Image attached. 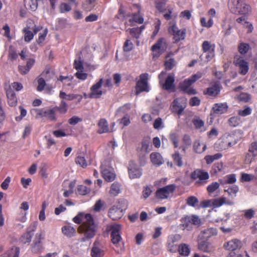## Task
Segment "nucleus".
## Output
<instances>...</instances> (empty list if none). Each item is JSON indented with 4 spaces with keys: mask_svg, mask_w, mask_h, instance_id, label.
Segmentation results:
<instances>
[{
    "mask_svg": "<svg viewBox=\"0 0 257 257\" xmlns=\"http://www.w3.org/2000/svg\"><path fill=\"white\" fill-rule=\"evenodd\" d=\"M96 230L97 226L94 223L92 217L84 223H82L78 228V232L82 236L81 238L82 241L93 238L95 235Z\"/></svg>",
    "mask_w": 257,
    "mask_h": 257,
    "instance_id": "nucleus-1",
    "label": "nucleus"
},
{
    "mask_svg": "<svg viewBox=\"0 0 257 257\" xmlns=\"http://www.w3.org/2000/svg\"><path fill=\"white\" fill-rule=\"evenodd\" d=\"M233 137L230 135H226L219 139L214 144V148L217 151H221L228 149L236 142H233Z\"/></svg>",
    "mask_w": 257,
    "mask_h": 257,
    "instance_id": "nucleus-2",
    "label": "nucleus"
},
{
    "mask_svg": "<svg viewBox=\"0 0 257 257\" xmlns=\"http://www.w3.org/2000/svg\"><path fill=\"white\" fill-rule=\"evenodd\" d=\"M229 8L231 13L235 14H245L248 11V6L243 0H229Z\"/></svg>",
    "mask_w": 257,
    "mask_h": 257,
    "instance_id": "nucleus-3",
    "label": "nucleus"
},
{
    "mask_svg": "<svg viewBox=\"0 0 257 257\" xmlns=\"http://www.w3.org/2000/svg\"><path fill=\"white\" fill-rule=\"evenodd\" d=\"M108 228L110 231V236L111 241L116 247H118L121 242V237L120 236V231L122 227L120 224L117 223H112L110 224Z\"/></svg>",
    "mask_w": 257,
    "mask_h": 257,
    "instance_id": "nucleus-4",
    "label": "nucleus"
},
{
    "mask_svg": "<svg viewBox=\"0 0 257 257\" xmlns=\"http://www.w3.org/2000/svg\"><path fill=\"white\" fill-rule=\"evenodd\" d=\"M181 223L184 229L188 230L192 229L193 226L198 227L201 223V219L197 215L186 216L181 219Z\"/></svg>",
    "mask_w": 257,
    "mask_h": 257,
    "instance_id": "nucleus-5",
    "label": "nucleus"
},
{
    "mask_svg": "<svg viewBox=\"0 0 257 257\" xmlns=\"http://www.w3.org/2000/svg\"><path fill=\"white\" fill-rule=\"evenodd\" d=\"M123 200H119L109 210L108 215L112 220H117L121 218L124 214L122 205Z\"/></svg>",
    "mask_w": 257,
    "mask_h": 257,
    "instance_id": "nucleus-6",
    "label": "nucleus"
},
{
    "mask_svg": "<svg viewBox=\"0 0 257 257\" xmlns=\"http://www.w3.org/2000/svg\"><path fill=\"white\" fill-rule=\"evenodd\" d=\"M209 177V174L207 172L199 169L195 170L191 174V179L197 180L195 184L197 186L205 184Z\"/></svg>",
    "mask_w": 257,
    "mask_h": 257,
    "instance_id": "nucleus-7",
    "label": "nucleus"
},
{
    "mask_svg": "<svg viewBox=\"0 0 257 257\" xmlns=\"http://www.w3.org/2000/svg\"><path fill=\"white\" fill-rule=\"evenodd\" d=\"M233 203L232 200L227 199L224 197H221L215 199L204 201L202 203V206L203 207H207L212 206L214 207H218L223 204L231 205H233Z\"/></svg>",
    "mask_w": 257,
    "mask_h": 257,
    "instance_id": "nucleus-8",
    "label": "nucleus"
},
{
    "mask_svg": "<svg viewBox=\"0 0 257 257\" xmlns=\"http://www.w3.org/2000/svg\"><path fill=\"white\" fill-rule=\"evenodd\" d=\"M45 238L44 233L40 232L36 234L33 243L31 245V251L35 253L41 252L44 249L42 241Z\"/></svg>",
    "mask_w": 257,
    "mask_h": 257,
    "instance_id": "nucleus-9",
    "label": "nucleus"
},
{
    "mask_svg": "<svg viewBox=\"0 0 257 257\" xmlns=\"http://www.w3.org/2000/svg\"><path fill=\"white\" fill-rule=\"evenodd\" d=\"M176 189L174 184H170L161 188L156 192V196L161 199H165L170 197L174 193Z\"/></svg>",
    "mask_w": 257,
    "mask_h": 257,
    "instance_id": "nucleus-10",
    "label": "nucleus"
},
{
    "mask_svg": "<svg viewBox=\"0 0 257 257\" xmlns=\"http://www.w3.org/2000/svg\"><path fill=\"white\" fill-rule=\"evenodd\" d=\"M148 77V73H144L140 75V80L137 82L136 86V95H138L143 91H149Z\"/></svg>",
    "mask_w": 257,
    "mask_h": 257,
    "instance_id": "nucleus-11",
    "label": "nucleus"
},
{
    "mask_svg": "<svg viewBox=\"0 0 257 257\" xmlns=\"http://www.w3.org/2000/svg\"><path fill=\"white\" fill-rule=\"evenodd\" d=\"M168 31L171 34L174 36V39L176 43L184 39L185 37L186 30L185 29L179 30L174 24L169 27Z\"/></svg>",
    "mask_w": 257,
    "mask_h": 257,
    "instance_id": "nucleus-12",
    "label": "nucleus"
},
{
    "mask_svg": "<svg viewBox=\"0 0 257 257\" xmlns=\"http://www.w3.org/2000/svg\"><path fill=\"white\" fill-rule=\"evenodd\" d=\"M181 239V236L179 234H172L168 237L167 247L168 249L172 252H176L178 249V246L176 243Z\"/></svg>",
    "mask_w": 257,
    "mask_h": 257,
    "instance_id": "nucleus-13",
    "label": "nucleus"
},
{
    "mask_svg": "<svg viewBox=\"0 0 257 257\" xmlns=\"http://www.w3.org/2000/svg\"><path fill=\"white\" fill-rule=\"evenodd\" d=\"M257 156V143H252L248 149V153L246 154L244 162L246 164L249 165Z\"/></svg>",
    "mask_w": 257,
    "mask_h": 257,
    "instance_id": "nucleus-14",
    "label": "nucleus"
},
{
    "mask_svg": "<svg viewBox=\"0 0 257 257\" xmlns=\"http://www.w3.org/2000/svg\"><path fill=\"white\" fill-rule=\"evenodd\" d=\"M42 27L40 26L36 27L35 26L34 28L31 29L30 27H27L23 30L25 33L24 39L27 42H30L34 37V35L36 34L38 32L41 31Z\"/></svg>",
    "mask_w": 257,
    "mask_h": 257,
    "instance_id": "nucleus-15",
    "label": "nucleus"
},
{
    "mask_svg": "<svg viewBox=\"0 0 257 257\" xmlns=\"http://www.w3.org/2000/svg\"><path fill=\"white\" fill-rule=\"evenodd\" d=\"M167 49V44L164 38L159 39L156 43L152 47L151 50L156 52L157 56H160Z\"/></svg>",
    "mask_w": 257,
    "mask_h": 257,
    "instance_id": "nucleus-16",
    "label": "nucleus"
},
{
    "mask_svg": "<svg viewBox=\"0 0 257 257\" xmlns=\"http://www.w3.org/2000/svg\"><path fill=\"white\" fill-rule=\"evenodd\" d=\"M194 83L192 82V80L190 78L186 79L184 80L183 82H181L179 84L180 88L182 91L186 93L189 95L196 94V91L195 89L190 87L191 85Z\"/></svg>",
    "mask_w": 257,
    "mask_h": 257,
    "instance_id": "nucleus-17",
    "label": "nucleus"
},
{
    "mask_svg": "<svg viewBox=\"0 0 257 257\" xmlns=\"http://www.w3.org/2000/svg\"><path fill=\"white\" fill-rule=\"evenodd\" d=\"M242 246V242L237 239H232L224 244L225 248L231 251H234L236 250L239 249L241 248Z\"/></svg>",
    "mask_w": 257,
    "mask_h": 257,
    "instance_id": "nucleus-18",
    "label": "nucleus"
},
{
    "mask_svg": "<svg viewBox=\"0 0 257 257\" xmlns=\"http://www.w3.org/2000/svg\"><path fill=\"white\" fill-rule=\"evenodd\" d=\"M150 144V139L149 138H145L143 140L141 148L138 149L140 156L145 157L151 150Z\"/></svg>",
    "mask_w": 257,
    "mask_h": 257,
    "instance_id": "nucleus-19",
    "label": "nucleus"
},
{
    "mask_svg": "<svg viewBox=\"0 0 257 257\" xmlns=\"http://www.w3.org/2000/svg\"><path fill=\"white\" fill-rule=\"evenodd\" d=\"M185 107L186 102L179 98L175 99L171 105L173 112H182Z\"/></svg>",
    "mask_w": 257,
    "mask_h": 257,
    "instance_id": "nucleus-20",
    "label": "nucleus"
},
{
    "mask_svg": "<svg viewBox=\"0 0 257 257\" xmlns=\"http://www.w3.org/2000/svg\"><path fill=\"white\" fill-rule=\"evenodd\" d=\"M234 63L236 66L238 67L239 74L244 75L248 71V63L244 60L238 59L236 60H234Z\"/></svg>",
    "mask_w": 257,
    "mask_h": 257,
    "instance_id": "nucleus-21",
    "label": "nucleus"
},
{
    "mask_svg": "<svg viewBox=\"0 0 257 257\" xmlns=\"http://www.w3.org/2000/svg\"><path fill=\"white\" fill-rule=\"evenodd\" d=\"M129 177L130 179H133L140 178L142 175V170L138 168L135 164L131 163L128 168Z\"/></svg>",
    "mask_w": 257,
    "mask_h": 257,
    "instance_id": "nucleus-22",
    "label": "nucleus"
},
{
    "mask_svg": "<svg viewBox=\"0 0 257 257\" xmlns=\"http://www.w3.org/2000/svg\"><path fill=\"white\" fill-rule=\"evenodd\" d=\"M105 162H103L101 164V173L103 177L106 181L108 182H111L114 180L115 178V175L110 170L105 168Z\"/></svg>",
    "mask_w": 257,
    "mask_h": 257,
    "instance_id": "nucleus-23",
    "label": "nucleus"
},
{
    "mask_svg": "<svg viewBox=\"0 0 257 257\" xmlns=\"http://www.w3.org/2000/svg\"><path fill=\"white\" fill-rule=\"evenodd\" d=\"M104 255V251L102 250V246L97 241H95L91 248V255L92 257H102Z\"/></svg>",
    "mask_w": 257,
    "mask_h": 257,
    "instance_id": "nucleus-24",
    "label": "nucleus"
},
{
    "mask_svg": "<svg viewBox=\"0 0 257 257\" xmlns=\"http://www.w3.org/2000/svg\"><path fill=\"white\" fill-rule=\"evenodd\" d=\"M175 78L172 75H169L166 79L164 82L160 84L162 85V88L167 91H170L174 89L175 88Z\"/></svg>",
    "mask_w": 257,
    "mask_h": 257,
    "instance_id": "nucleus-25",
    "label": "nucleus"
},
{
    "mask_svg": "<svg viewBox=\"0 0 257 257\" xmlns=\"http://www.w3.org/2000/svg\"><path fill=\"white\" fill-rule=\"evenodd\" d=\"M150 158L151 163L155 166H160L164 163V159L159 153H152Z\"/></svg>",
    "mask_w": 257,
    "mask_h": 257,
    "instance_id": "nucleus-26",
    "label": "nucleus"
},
{
    "mask_svg": "<svg viewBox=\"0 0 257 257\" xmlns=\"http://www.w3.org/2000/svg\"><path fill=\"white\" fill-rule=\"evenodd\" d=\"M6 94L9 105L11 106H16L17 103V98L16 94L11 87H9L6 89Z\"/></svg>",
    "mask_w": 257,
    "mask_h": 257,
    "instance_id": "nucleus-27",
    "label": "nucleus"
},
{
    "mask_svg": "<svg viewBox=\"0 0 257 257\" xmlns=\"http://www.w3.org/2000/svg\"><path fill=\"white\" fill-rule=\"evenodd\" d=\"M221 86L219 82H215L212 85L207 88L205 94L210 96H216L220 92Z\"/></svg>",
    "mask_w": 257,
    "mask_h": 257,
    "instance_id": "nucleus-28",
    "label": "nucleus"
},
{
    "mask_svg": "<svg viewBox=\"0 0 257 257\" xmlns=\"http://www.w3.org/2000/svg\"><path fill=\"white\" fill-rule=\"evenodd\" d=\"M217 230L215 228H210L204 229L202 231L199 236V238L200 239H204L207 240L209 238L216 235L217 234Z\"/></svg>",
    "mask_w": 257,
    "mask_h": 257,
    "instance_id": "nucleus-29",
    "label": "nucleus"
},
{
    "mask_svg": "<svg viewBox=\"0 0 257 257\" xmlns=\"http://www.w3.org/2000/svg\"><path fill=\"white\" fill-rule=\"evenodd\" d=\"M207 148L205 143L199 140H196L193 144V149L195 152L198 154L203 153Z\"/></svg>",
    "mask_w": 257,
    "mask_h": 257,
    "instance_id": "nucleus-30",
    "label": "nucleus"
},
{
    "mask_svg": "<svg viewBox=\"0 0 257 257\" xmlns=\"http://www.w3.org/2000/svg\"><path fill=\"white\" fill-rule=\"evenodd\" d=\"M91 217L92 216L90 214H84L83 213H79L73 218V221L77 224H79L81 222L82 223H84L89 219L90 220Z\"/></svg>",
    "mask_w": 257,
    "mask_h": 257,
    "instance_id": "nucleus-31",
    "label": "nucleus"
},
{
    "mask_svg": "<svg viewBox=\"0 0 257 257\" xmlns=\"http://www.w3.org/2000/svg\"><path fill=\"white\" fill-rule=\"evenodd\" d=\"M63 234L68 237H72L76 234L75 229L70 225L63 226L61 228Z\"/></svg>",
    "mask_w": 257,
    "mask_h": 257,
    "instance_id": "nucleus-32",
    "label": "nucleus"
},
{
    "mask_svg": "<svg viewBox=\"0 0 257 257\" xmlns=\"http://www.w3.org/2000/svg\"><path fill=\"white\" fill-rule=\"evenodd\" d=\"M240 114H241V116H244L248 113H239L236 116L231 117L228 120V122L230 126L235 127L240 124L241 121L240 116Z\"/></svg>",
    "mask_w": 257,
    "mask_h": 257,
    "instance_id": "nucleus-33",
    "label": "nucleus"
},
{
    "mask_svg": "<svg viewBox=\"0 0 257 257\" xmlns=\"http://www.w3.org/2000/svg\"><path fill=\"white\" fill-rule=\"evenodd\" d=\"M121 185L119 183L114 182L111 185L109 190L110 194L112 196H116L120 193Z\"/></svg>",
    "mask_w": 257,
    "mask_h": 257,
    "instance_id": "nucleus-34",
    "label": "nucleus"
},
{
    "mask_svg": "<svg viewBox=\"0 0 257 257\" xmlns=\"http://www.w3.org/2000/svg\"><path fill=\"white\" fill-rule=\"evenodd\" d=\"M227 108L228 106L226 103H220L215 104L212 107V110L214 111V112H225L227 111Z\"/></svg>",
    "mask_w": 257,
    "mask_h": 257,
    "instance_id": "nucleus-35",
    "label": "nucleus"
},
{
    "mask_svg": "<svg viewBox=\"0 0 257 257\" xmlns=\"http://www.w3.org/2000/svg\"><path fill=\"white\" fill-rule=\"evenodd\" d=\"M198 249L204 252H208L209 251L208 249V243L207 241V240L204 239H200L199 238V236H198Z\"/></svg>",
    "mask_w": 257,
    "mask_h": 257,
    "instance_id": "nucleus-36",
    "label": "nucleus"
},
{
    "mask_svg": "<svg viewBox=\"0 0 257 257\" xmlns=\"http://www.w3.org/2000/svg\"><path fill=\"white\" fill-rule=\"evenodd\" d=\"M98 133L99 134L106 133L109 130L107 122L104 119H101L100 120L98 123Z\"/></svg>",
    "mask_w": 257,
    "mask_h": 257,
    "instance_id": "nucleus-37",
    "label": "nucleus"
},
{
    "mask_svg": "<svg viewBox=\"0 0 257 257\" xmlns=\"http://www.w3.org/2000/svg\"><path fill=\"white\" fill-rule=\"evenodd\" d=\"M75 162L82 168H85L90 164L89 161H87L84 157L81 155H78L76 158Z\"/></svg>",
    "mask_w": 257,
    "mask_h": 257,
    "instance_id": "nucleus-38",
    "label": "nucleus"
},
{
    "mask_svg": "<svg viewBox=\"0 0 257 257\" xmlns=\"http://www.w3.org/2000/svg\"><path fill=\"white\" fill-rule=\"evenodd\" d=\"M180 254L184 256H188L190 252L189 246L183 243L178 246V249Z\"/></svg>",
    "mask_w": 257,
    "mask_h": 257,
    "instance_id": "nucleus-39",
    "label": "nucleus"
},
{
    "mask_svg": "<svg viewBox=\"0 0 257 257\" xmlns=\"http://www.w3.org/2000/svg\"><path fill=\"white\" fill-rule=\"evenodd\" d=\"M222 154L220 153H217L213 155H207L204 157V160L206 164H210L215 160H217L221 158Z\"/></svg>",
    "mask_w": 257,
    "mask_h": 257,
    "instance_id": "nucleus-40",
    "label": "nucleus"
},
{
    "mask_svg": "<svg viewBox=\"0 0 257 257\" xmlns=\"http://www.w3.org/2000/svg\"><path fill=\"white\" fill-rule=\"evenodd\" d=\"M238 190L239 188L237 185H233L227 190H225V191L228 193V194L231 199H234L236 197Z\"/></svg>",
    "mask_w": 257,
    "mask_h": 257,
    "instance_id": "nucleus-41",
    "label": "nucleus"
},
{
    "mask_svg": "<svg viewBox=\"0 0 257 257\" xmlns=\"http://www.w3.org/2000/svg\"><path fill=\"white\" fill-rule=\"evenodd\" d=\"M33 235V233L30 232V231H27L26 233H24L22 235L20 238V240L22 243L24 244L29 243L32 239Z\"/></svg>",
    "mask_w": 257,
    "mask_h": 257,
    "instance_id": "nucleus-42",
    "label": "nucleus"
},
{
    "mask_svg": "<svg viewBox=\"0 0 257 257\" xmlns=\"http://www.w3.org/2000/svg\"><path fill=\"white\" fill-rule=\"evenodd\" d=\"M95 0H86L83 4L82 8L86 11H90L94 7Z\"/></svg>",
    "mask_w": 257,
    "mask_h": 257,
    "instance_id": "nucleus-43",
    "label": "nucleus"
},
{
    "mask_svg": "<svg viewBox=\"0 0 257 257\" xmlns=\"http://www.w3.org/2000/svg\"><path fill=\"white\" fill-rule=\"evenodd\" d=\"M193 123L197 129H200L201 132L205 131L204 126V122L199 118H195L193 120Z\"/></svg>",
    "mask_w": 257,
    "mask_h": 257,
    "instance_id": "nucleus-44",
    "label": "nucleus"
},
{
    "mask_svg": "<svg viewBox=\"0 0 257 257\" xmlns=\"http://www.w3.org/2000/svg\"><path fill=\"white\" fill-rule=\"evenodd\" d=\"M25 5L26 9L32 11H35L38 8V3L36 0H30Z\"/></svg>",
    "mask_w": 257,
    "mask_h": 257,
    "instance_id": "nucleus-45",
    "label": "nucleus"
},
{
    "mask_svg": "<svg viewBox=\"0 0 257 257\" xmlns=\"http://www.w3.org/2000/svg\"><path fill=\"white\" fill-rule=\"evenodd\" d=\"M249 48V45L245 43H241L238 46V51L241 54H246Z\"/></svg>",
    "mask_w": 257,
    "mask_h": 257,
    "instance_id": "nucleus-46",
    "label": "nucleus"
},
{
    "mask_svg": "<svg viewBox=\"0 0 257 257\" xmlns=\"http://www.w3.org/2000/svg\"><path fill=\"white\" fill-rule=\"evenodd\" d=\"M175 163L179 167L183 165L182 157L180 153L178 152H175L172 156Z\"/></svg>",
    "mask_w": 257,
    "mask_h": 257,
    "instance_id": "nucleus-47",
    "label": "nucleus"
},
{
    "mask_svg": "<svg viewBox=\"0 0 257 257\" xmlns=\"http://www.w3.org/2000/svg\"><path fill=\"white\" fill-rule=\"evenodd\" d=\"M167 0H156V7L160 12H163L164 10Z\"/></svg>",
    "mask_w": 257,
    "mask_h": 257,
    "instance_id": "nucleus-48",
    "label": "nucleus"
},
{
    "mask_svg": "<svg viewBox=\"0 0 257 257\" xmlns=\"http://www.w3.org/2000/svg\"><path fill=\"white\" fill-rule=\"evenodd\" d=\"M255 178L254 175L250 174L242 173L240 178L241 182H249Z\"/></svg>",
    "mask_w": 257,
    "mask_h": 257,
    "instance_id": "nucleus-49",
    "label": "nucleus"
},
{
    "mask_svg": "<svg viewBox=\"0 0 257 257\" xmlns=\"http://www.w3.org/2000/svg\"><path fill=\"white\" fill-rule=\"evenodd\" d=\"M187 205L192 207H195L198 203V199L195 196H190L186 199Z\"/></svg>",
    "mask_w": 257,
    "mask_h": 257,
    "instance_id": "nucleus-50",
    "label": "nucleus"
},
{
    "mask_svg": "<svg viewBox=\"0 0 257 257\" xmlns=\"http://www.w3.org/2000/svg\"><path fill=\"white\" fill-rule=\"evenodd\" d=\"M176 65L174 59L169 58L165 62V66L166 70H171Z\"/></svg>",
    "mask_w": 257,
    "mask_h": 257,
    "instance_id": "nucleus-51",
    "label": "nucleus"
},
{
    "mask_svg": "<svg viewBox=\"0 0 257 257\" xmlns=\"http://www.w3.org/2000/svg\"><path fill=\"white\" fill-rule=\"evenodd\" d=\"M77 191L80 194L85 195L90 192V189L85 186L79 185L77 187Z\"/></svg>",
    "mask_w": 257,
    "mask_h": 257,
    "instance_id": "nucleus-52",
    "label": "nucleus"
},
{
    "mask_svg": "<svg viewBox=\"0 0 257 257\" xmlns=\"http://www.w3.org/2000/svg\"><path fill=\"white\" fill-rule=\"evenodd\" d=\"M219 184L216 182H213L209 185L207 188V190L209 193H212L219 188Z\"/></svg>",
    "mask_w": 257,
    "mask_h": 257,
    "instance_id": "nucleus-53",
    "label": "nucleus"
},
{
    "mask_svg": "<svg viewBox=\"0 0 257 257\" xmlns=\"http://www.w3.org/2000/svg\"><path fill=\"white\" fill-rule=\"evenodd\" d=\"M102 94L101 90L98 89H94L93 91H91V92L88 94V97L92 98H99Z\"/></svg>",
    "mask_w": 257,
    "mask_h": 257,
    "instance_id": "nucleus-54",
    "label": "nucleus"
},
{
    "mask_svg": "<svg viewBox=\"0 0 257 257\" xmlns=\"http://www.w3.org/2000/svg\"><path fill=\"white\" fill-rule=\"evenodd\" d=\"M202 47L204 53L212 51V49H213L211 48L212 46L210 43L207 41H205L202 43Z\"/></svg>",
    "mask_w": 257,
    "mask_h": 257,
    "instance_id": "nucleus-55",
    "label": "nucleus"
},
{
    "mask_svg": "<svg viewBox=\"0 0 257 257\" xmlns=\"http://www.w3.org/2000/svg\"><path fill=\"white\" fill-rule=\"evenodd\" d=\"M225 181L228 184H233L236 181V175L235 174H229L224 177Z\"/></svg>",
    "mask_w": 257,
    "mask_h": 257,
    "instance_id": "nucleus-56",
    "label": "nucleus"
},
{
    "mask_svg": "<svg viewBox=\"0 0 257 257\" xmlns=\"http://www.w3.org/2000/svg\"><path fill=\"white\" fill-rule=\"evenodd\" d=\"M154 127L158 130L164 127L162 119L160 117L156 118L154 122Z\"/></svg>",
    "mask_w": 257,
    "mask_h": 257,
    "instance_id": "nucleus-57",
    "label": "nucleus"
},
{
    "mask_svg": "<svg viewBox=\"0 0 257 257\" xmlns=\"http://www.w3.org/2000/svg\"><path fill=\"white\" fill-rule=\"evenodd\" d=\"M133 49V44L130 40H126L123 45L124 52H130Z\"/></svg>",
    "mask_w": 257,
    "mask_h": 257,
    "instance_id": "nucleus-58",
    "label": "nucleus"
},
{
    "mask_svg": "<svg viewBox=\"0 0 257 257\" xmlns=\"http://www.w3.org/2000/svg\"><path fill=\"white\" fill-rule=\"evenodd\" d=\"M60 12L61 13L69 12L71 10V7L66 3H62L59 6Z\"/></svg>",
    "mask_w": 257,
    "mask_h": 257,
    "instance_id": "nucleus-59",
    "label": "nucleus"
},
{
    "mask_svg": "<svg viewBox=\"0 0 257 257\" xmlns=\"http://www.w3.org/2000/svg\"><path fill=\"white\" fill-rule=\"evenodd\" d=\"M27 212H21L19 215H17L16 217V221H20L22 223H24L27 220Z\"/></svg>",
    "mask_w": 257,
    "mask_h": 257,
    "instance_id": "nucleus-60",
    "label": "nucleus"
},
{
    "mask_svg": "<svg viewBox=\"0 0 257 257\" xmlns=\"http://www.w3.org/2000/svg\"><path fill=\"white\" fill-rule=\"evenodd\" d=\"M53 134L57 138L63 137L69 135L68 134H67L64 130H62L55 131L53 132Z\"/></svg>",
    "mask_w": 257,
    "mask_h": 257,
    "instance_id": "nucleus-61",
    "label": "nucleus"
},
{
    "mask_svg": "<svg viewBox=\"0 0 257 257\" xmlns=\"http://www.w3.org/2000/svg\"><path fill=\"white\" fill-rule=\"evenodd\" d=\"M178 137L175 133H171L170 135V139L173 142L174 147L177 148L178 147Z\"/></svg>",
    "mask_w": 257,
    "mask_h": 257,
    "instance_id": "nucleus-62",
    "label": "nucleus"
},
{
    "mask_svg": "<svg viewBox=\"0 0 257 257\" xmlns=\"http://www.w3.org/2000/svg\"><path fill=\"white\" fill-rule=\"evenodd\" d=\"M20 254V249L18 247L13 248L9 252V257H19Z\"/></svg>",
    "mask_w": 257,
    "mask_h": 257,
    "instance_id": "nucleus-63",
    "label": "nucleus"
},
{
    "mask_svg": "<svg viewBox=\"0 0 257 257\" xmlns=\"http://www.w3.org/2000/svg\"><path fill=\"white\" fill-rule=\"evenodd\" d=\"M38 85L37 87V90L39 91H42L46 85L45 81L43 78H40L38 80Z\"/></svg>",
    "mask_w": 257,
    "mask_h": 257,
    "instance_id": "nucleus-64",
    "label": "nucleus"
}]
</instances>
